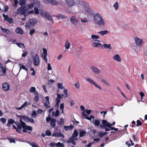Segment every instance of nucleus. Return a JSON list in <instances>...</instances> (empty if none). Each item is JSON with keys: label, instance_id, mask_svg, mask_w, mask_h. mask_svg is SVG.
<instances>
[{"label": "nucleus", "instance_id": "1", "mask_svg": "<svg viewBox=\"0 0 147 147\" xmlns=\"http://www.w3.org/2000/svg\"><path fill=\"white\" fill-rule=\"evenodd\" d=\"M95 23L100 26L103 27L105 24V21L101 16L98 13L94 14L93 16Z\"/></svg>", "mask_w": 147, "mask_h": 147}, {"label": "nucleus", "instance_id": "2", "mask_svg": "<svg viewBox=\"0 0 147 147\" xmlns=\"http://www.w3.org/2000/svg\"><path fill=\"white\" fill-rule=\"evenodd\" d=\"M38 22L37 20L34 19H29L25 25V26L27 29H30L31 28Z\"/></svg>", "mask_w": 147, "mask_h": 147}, {"label": "nucleus", "instance_id": "3", "mask_svg": "<svg viewBox=\"0 0 147 147\" xmlns=\"http://www.w3.org/2000/svg\"><path fill=\"white\" fill-rule=\"evenodd\" d=\"M40 13L42 17L46 18L47 20L50 21L52 20V17L50 15L49 13L46 11H42Z\"/></svg>", "mask_w": 147, "mask_h": 147}, {"label": "nucleus", "instance_id": "4", "mask_svg": "<svg viewBox=\"0 0 147 147\" xmlns=\"http://www.w3.org/2000/svg\"><path fill=\"white\" fill-rule=\"evenodd\" d=\"M27 10L26 6H23L18 9L17 11L18 13L25 15L26 14Z\"/></svg>", "mask_w": 147, "mask_h": 147}, {"label": "nucleus", "instance_id": "5", "mask_svg": "<svg viewBox=\"0 0 147 147\" xmlns=\"http://www.w3.org/2000/svg\"><path fill=\"white\" fill-rule=\"evenodd\" d=\"M86 80L90 83V84H93L96 87H97L99 90H102L101 87L100 86H98V84H97L92 79H91L89 78H86Z\"/></svg>", "mask_w": 147, "mask_h": 147}, {"label": "nucleus", "instance_id": "6", "mask_svg": "<svg viewBox=\"0 0 147 147\" xmlns=\"http://www.w3.org/2000/svg\"><path fill=\"white\" fill-rule=\"evenodd\" d=\"M34 65L38 66L40 63V61L39 57L38 55L36 54L33 59Z\"/></svg>", "mask_w": 147, "mask_h": 147}, {"label": "nucleus", "instance_id": "7", "mask_svg": "<svg viewBox=\"0 0 147 147\" xmlns=\"http://www.w3.org/2000/svg\"><path fill=\"white\" fill-rule=\"evenodd\" d=\"M93 40L94 41H97L98 42H93L92 45V47H94L102 48V44L99 42H100L99 40H95L94 39Z\"/></svg>", "mask_w": 147, "mask_h": 147}, {"label": "nucleus", "instance_id": "8", "mask_svg": "<svg viewBox=\"0 0 147 147\" xmlns=\"http://www.w3.org/2000/svg\"><path fill=\"white\" fill-rule=\"evenodd\" d=\"M135 43L137 46H141L142 45L143 41L142 39L139 38L137 37L135 38Z\"/></svg>", "mask_w": 147, "mask_h": 147}, {"label": "nucleus", "instance_id": "9", "mask_svg": "<svg viewBox=\"0 0 147 147\" xmlns=\"http://www.w3.org/2000/svg\"><path fill=\"white\" fill-rule=\"evenodd\" d=\"M7 70L4 66H2V64L0 63V75L3 76L6 73Z\"/></svg>", "mask_w": 147, "mask_h": 147}, {"label": "nucleus", "instance_id": "10", "mask_svg": "<svg viewBox=\"0 0 147 147\" xmlns=\"http://www.w3.org/2000/svg\"><path fill=\"white\" fill-rule=\"evenodd\" d=\"M70 21L72 24L76 25L78 22V20L76 18L75 16L71 17L70 19Z\"/></svg>", "mask_w": 147, "mask_h": 147}, {"label": "nucleus", "instance_id": "11", "mask_svg": "<svg viewBox=\"0 0 147 147\" xmlns=\"http://www.w3.org/2000/svg\"><path fill=\"white\" fill-rule=\"evenodd\" d=\"M3 16L4 17V20L7 21L10 24L11 23L13 22V20L11 18H10L7 15H5L4 14H3Z\"/></svg>", "mask_w": 147, "mask_h": 147}, {"label": "nucleus", "instance_id": "12", "mask_svg": "<svg viewBox=\"0 0 147 147\" xmlns=\"http://www.w3.org/2000/svg\"><path fill=\"white\" fill-rule=\"evenodd\" d=\"M22 128H23V131L24 132H27V130L30 131H32V127L30 126L26 125V124L22 127Z\"/></svg>", "mask_w": 147, "mask_h": 147}, {"label": "nucleus", "instance_id": "13", "mask_svg": "<svg viewBox=\"0 0 147 147\" xmlns=\"http://www.w3.org/2000/svg\"><path fill=\"white\" fill-rule=\"evenodd\" d=\"M91 69L93 71L94 73L96 74H98L100 73V71L99 69L95 67L92 66L90 67Z\"/></svg>", "mask_w": 147, "mask_h": 147}, {"label": "nucleus", "instance_id": "14", "mask_svg": "<svg viewBox=\"0 0 147 147\" xmlns=\"http://www.w3.org/2000/svg\"><path fill=\"white\" fill-rule=\"evenodd\" d=\"M102 126L101 125V127L102 128L105 127H109V123L107 122L106 120H103L102 121Z\"/></svg>", "mask_w": 147, "mask_h": 147}, {"label": "nucleus", "instance_id": "15", "mask_svg": "<svg viewBox=\"0 0 147 147\" xmlns=\"http://www.w3.org/2000/svg\"><path fill=\"white\" fill-rule=\"evenodd\" d=\"M43 53L42 55V57H43V59L47 63V50L45 48H43L42 49Z\"/></svg>", "mask_w": 147, "mask_h": 147}, {"label": "nucleus", "instance_id": "16", "mask_svg": "<svg viewBox=\"0 0 147 147\" xmlns=\"http://www.w3.org/2000/svg\"><path fill=\"white\" fill-rule=\"evenodd\" d=\"M53 137H62L64 138L65 136L64 135L61 133L57 132L53 133L52 135Z\"/></svg>", "mask_w": 147, "mask_h": 147}, {"label": "nucleus", "instance_id": "17", "mask_svg": "<svg viewBox=\"0 0 147 147\" xmlns=\"http://www.w3.org/2000/svg\"><path fill=\"white\" fill-rule=\"evenodd\" d=\"M45 98L46 99L47 102H45L44 103V106L47 109L50 108L51 107V106H49L47 104V103H48L49 104V97L48 96H47L45 97Z\"/></svg>", "mask_w": 147, "mask_h": 147}, {"label": "nucleus", "instance_id": "18", "mask_svg": "<svg viewBox=\"0 0 147 147\" xmlns=\"http://www.w3.org/2000/svg\"><path fill=\"white\" fill-rule=\"evenodd\" d=\"M9 85L7 83H5L3 84V89L5 91L9 90Z\"/></svg>", "mask_w": 147, "mask_h": 147}, {"label": "nucleus", "instance_id": "19", "mask_svg": "<svg viewBox=\"0 0 147 147\" xmlns=\"http://www.w3.org/2000/svg\"><path fill=\"white\" fill-rule=\"evenodd\" d=\"M66 4L69 6L73 5L74 2V0H65Z\"/></svg>", "mask_w": 147, "mask_h": 147}, {"label": "nucleus", "instance_id": "20", "mask_svg": "<svg viewBox=\"0 0 147 147\" xmlns=\"http://www.w3.org/2000/svg\"><path fill=\"white\" fill-rule=\"evenodd\" d=\"M74 138L72 136L71 137L69 140L67 141V142L68 143H71L74 145H76V142L74 140Z\"/></svg>", "mask_w": 147, "mask_h": 147}, {"label": "nucleus", "instance_id": "21", "mask_svg": "<svg viewBox=\"0 0 147 147\" xmlns=\"http://www.w3.org/2000/svg\"><path fill=\"white\" fill-rule=\"evenodd\" d=\"M113 58L118 62H120L121 61V59L120 56L118 54H116L114 55L113 57Z\"/></svg>", "mask_w": 147, "mask_h": 147}, {"label": "nucleus", "instance_id": "22", "mask_svg": "<svg viewBox=\"0 0 147 147\" xmlns=\"http://www.w3.org/2000/svg\"><path fill=\"white\" fill-rule=\"evenodd\" d=\"M56 120L54 119H52L50 122V125L52 127H54L56 126Z\"/></svg>", "mask_w": 147, "mask_h": 147}, {"label": "nucleus", "instance_id": "23", "mask_svg": "<svg viewBox=\"0 0 147 147\" xmlns=\"http://www.w3.org/2000/svg\"><path fill=\"white\" fill-rule=\"evenodd\" d=\"M32 147H39L37 144L35 142L28 141L27 142Z\"/></svg>", "mask_w": 147, "mask_h": 147}, {"label": "nucleus", "instance_id": "24", "mask_svg": "<svg viewBox=\"0 0 147 147\" xmlns=\"http://www.w3.org/2000/svg\"><path fill=\"white\" fill-rule=\"evenodd\" d=\"M15 123V121L13 119H9L7 123V126L8 127L10 126L11 124H13Z\"/></svg>", "mask_w": 147, "mask_h": 147}, {"label": "nucleus", "instance_id": "25", "mask_svg": "<svg viewBox=\"0 0 147 147\" xmlns=\"http://www.w3.org/2000/svg\"><path fill=\"white\" fill-rule=\"evenodd\" d=\"M86 134V131L83 130V129H81L80 130L79 132V135L80 137H82L85 136Z\"/></svg>", "mask_w": 147, "mask_h": 147}, {"label": "nucleus", "instance_id": "26", "mask_svg": "<svg viewBox=\"0 0 147 147\" xmlns=\"http://www.w3.org/2000/svg\"><path fill=\"white\" fill-rule=\"evenodd\" d=\"M26 6L27 10H28L32 9L34 7V3H31L28 5H27Z\"/></svg>", "mask_w": 147, "mask_h": 147}, {"label": "nucleus", "instance_id": "27", "mask_svg": "<svg viewBox=\"0 0 147 147\" xmlns=\"http://www.w3.org/2000/svg\"><path fill=\"white\" fill-rule=\"evenodd\" d=\"M19 117L22 118L26 122H28L29 119V117L26 115H19Z\"/></svg>", "mask_w": 147, "mask_h": 147}, {"label": "nucleus", "instance_id": "28", "mask_svg": "<svg viewBox=\"0 0 147 147\" xmlns=\"http://www.w3.org/2000/svg\"><path fill=\"white\" fill-rule=\"evenodd\" d=\"M16 33L18 34H22L23 33V31L22 29L18 27L15 30Z\"/></svg>", "mask_w": 147, "mask_h": 147}, {"label": "nucleus", "instance_id": "29", "mask_svg": "<svg viewBox=\"0 0 147 147\" xmlns=\"http://www.w3.org/2000/svg\"><path fill=\"white\" fill-rule=\"evenodd\" d=\"M1 29L2 31L4 33H6L7 34H9L10 31L8 29L5 28H3L1 26Z\"/></svg>", "mask_w": 147, "mask_h": 147}, {"label": "nucleus", "instance_id": "30", "mask_svg": "<svg viewBox=\"0 0 147 147\" xmlns=\"http://www.w3.org/2000/svg\"><path fill=\"white\" fill-rule=\"evenodd\" d=\"M70 42L67 40L65 43V47L67 49H68L70 48Z\"/></svg>", "mask_w": 147, "mask_h": 147}, {"label": "nucleus", "instance_id": "31", "mask_svg": "<svg viewBox=\"0 0 147 147\" xmlns=\"http://www.w3.org/2000/svg\"><path fill=\"white\" fill-rule=\"evenodd\" d=\"M56 103L55 106V107L56 109L58 108L59 107V103L60 101V100L58 98L55 99Z\"/></svg>", "mask_w": 147, "mask_h": 147}, {"label": "nucleus", "instance_id": "32", "mask_svg": "<svg viewBox=\"0 0 147 147\" xmlns=\"http://www.w3.org/2000/svg\"><path fill=\"white\" fill-rule=\"evenodd\" d=\"M59 112L58 110L57 109L56 111V112L55 113L54 112H53L52 113V116H53L54 115L55 117H56L59 116Z\"/></svg>", "mask_w": 147, "mask_h": 147}, {"label": "nucleus", "instance_id": "33", "mask_svg": "<svg viewBox=\"0 0 147 147\" xmlns=\"http://www.w3.org/2000/svg\"><path fill=\"white\" fill-rule=\"evenodd\" d=\"M14 123L17 126L18 128L20 130L22 128V126L20 122L15 121V123Z\"/></svg>", "mask_w": 147, "mask_h": 147}, {"label": "nucleus", "instance_id": "34", "mask_svg": "<svg viewBox=\"0 0 147 147\" xmlns=\"http://www.w3.org/2000/svg\"><path fill=\"white\" fill-rule=\"evenodd\" d=\"M104 47L105 48H107L109 49H112V48L111 47V45L110 44H104L102 45V47Z\"/></svg>", "mask_w": 147, "mask_h": 147}, {"label": "nucleus", "instance_id": "35", "mask_svg": "<svg viewBox=\"0 0 147 147\" xmlns=\"http://www.w3.org/2000/svg\"><path fill=\"white\" fill-rule=\"evenodd\" d=\"M108 33V31L107 30H105L104 31H102L99 32H98V33L100 34L102 36H103Z\"/></svg>", "mask_w": 147, "mask_h": 147}, {"label": "nucleus", "instance_id": "36", "mask_svg": "<svg viewBox=\"0 0 147 147\" xmlns=\"http://www.w3.org/2000/svg\"><path fill=\"white\" fill-rule=\"evenodd\" d=\"M57 147H64V145L63 143H62L60 142H58L56 143Z\"/></svg>", "mask_w": 147, "mask_h": 147}, {"label": "nucleus", "instance_id": "37", "mask_svg": "<svg viewBox=\"0 0 147 147\" xmlns=\"http://www.w3.org/2000/svg\"><path fill=\"white\" fill-rule=\"evenodd\" d=\"M57 17L58 19H59L60 18H67V17L66 16H65L61 14H59L57 15Z\"/></svg>", "mask_w": 147, "mask_h": 147}, {"label": "nucleus", "instance_id": "38", "mask_svg": "<svg viewBox=\"0 0 147 147\" xmlns=\"http://www.w3.org/2000/svg\"><path fill=\"white\" fill-rule=\"evenodd\" d=\"M101 81L102 82L104 83V84L106 85H107V86H110V84H109L108 82L105 80L102 79L101 80Z\"/></svg>", "mask_w": 147, "mask_h": 147}, {"label": "nucleus", "instance_id": "39", "mask_svg": "<svg viewBox=\"0 0 147 147\" xmlns=\"http://www.w3.org/2000/svg\"><path fill=\"white\" fill-rule=\"evenodd\" d=\"M78 136V132L76 129H75L72 134V136L75 138V137H76Z\"/></svg>", "mask_w": 147, "mask_h": 147}, {"label": "nucleus", "instance_id": "40", "mask_svg": "<svg viewBox=\"0 0 147 147\" xmlns=\"http://www.w3.org/2000/svg\"><path fill=\"white\" fill-rule=\"evenodd\" d=\"M16 44L18 45V46L19 47L23 48L24 47V46L23 44H22L21 43H18L17 42L16 43Z\"/></svg>", "mask_w": 147, "mask_h": 147}, {"label": "nucleus", "instance_id": "41", "mask_svg": "<svg viewBox=\"0 0 147 147\" xmlns=\"http://www.w3.org/2000/svg\"><path fill=\"white\" fill-rule=\"evenodd\" d=\"M7 139L9 141L10 143H16L15 139L13 138H10L7 137Z\"/></svg>", "mask_w": 147, "mask_h": 147}, {"label": "nucleus", "instance_id": "42", "mask_svg": "<svg viewBox=\"0 0 147 147\" xmlns=\"http://www.w3.org/2000/svg\"><path fill=\"white\" fill-rule=\"evenodd\" d=\"M26 0H19V4L20 5H22L25 4Z\"/></svg>", "mask_w": 147, "mask_h": 147}, {"label": "nucleus", "instance_id": "43", "mask_svg": "<svg viewBox=\"0 0 147 147\" xmlns=\"http://www.w3.org/2000/svg\"><path fill=\"white\" fill-rule=\"evenodd\" d=\"M57 84L59 88L61 89H63L64 88V87L62 86V83H57Z\"/></svg>", "mask_w": 147, "mask_h": 147}, {"label": "nucleus", "instance_id": "44", "mask_svg": "<svg viewBox=\"0 0 147 147\" xmlns=\"http://www.w3.org/2000/svg\"><path fill=\"white\" fill-rule=\"evenodd\" d=\"M100 123V121L98 119H96L95 120L94 124L96 126H98Z\"/></svg>", "mask_w": 147, "mask_h": 147}, {"label": "nucleus", "instance_id": "45", "mask_svg": "<svg viewBox=\"0 0 147 147\" xmlns=\"http://www.w3.org/2000/svg\"><path fill=\"white\" fill-rule=\"evenodd\" d=\"M13 128V129H15L16 130V131L17 132H18L19 133H21V131L19 130L18 128H17L14 125H12Z\"/></svg>", "mask_w": 147, "mask_h": 147}, {"label": "nucleus", "instance_id": "46", "mask_svg": "<svg viewBox=\"0 0 147 147\" xmlns=\"http://www.w3.org/2000/svg\"><path fill=\"white\" fill-rule=\"evenodd\" d=\"M58 123L59 125H63L64 123V119L63 118H61L60 119V121L59 122H58Z\"/></svg>", "mask_w": 147, "mask_h": 147}, {"label": "nucleus", "instance_id": "47", "mask_svg": "<svg viewBox=\"0 0 147 147\" xmlns=\"http://www.w3.org/2000/svg\"><path fill=\"white\" fill-rule=\"evenodd\" d=\"M64 96V95L63 94H57V98H58L59 99H60V98H63Z\"/></svg>", "mask_w": 147, "mask_h": 147}, {"label": "nucleus", "instance_id": "48", "mask_svg": "<svg viewBox=\"0 0 147 147\" xmlns=\"http://www.w3.org/2000/svg\"><path fill=\"white\" fill-rule=\"evenodd\" d=\"M37 115L36 113L35 110L33 111L32 117L33 118H36Z\"/></svg>", "mask_w": 147, "mask_h": 147}, {"label": "nucleus", "instance_id": "49", "mask_svg": "<svg viewBox=\"0 0 147 147\" xmlns=\"http://www.w3.org/2000/svg\"><path fill=\"white\" fill-rule=\"evenodd\" d=\"M36 88L34 87H31L29 91L30 92H32V93H33L34 92L36 91Z\"/></svg>", "mask_w": 147, "mask_h": 147}, {"label": "nucleus", "instance_id": "50", "mask_svg": "<svg viewBox=\"0 0 147 147\" xmlns=\"http://www.w3.org/2000/svg\"><path fill=\"white\" fill-rule=\"evenodd\" d=\"M45 135L49 136H51V133L50 130H47L46 131Z\"/></svg>", "mask_w": 147, "mask_h": 147}, {"label": "nucleus", "instance_id": "51", "mask_svg": "<svg viewBox=\"0 0 147 147\" xmlns=\"http://www.w3.org/2000/svg\"><path fill=\"white\" fill-rule=\"evenodd\" d=\"M75 87L77 89H79L80 87V85L79 84V81H77L75 84Z\"/></svg>", "mask_w": 147, "mask_h": 147}, {"label": "nucleus", "instance_id": "52", "mask_svg": "<svg viewBox=\"0 0 147 147\" xmlns=\"http://www.w3.org/2000/svg\"><path fill=\"white\" fill-rule=\"evenodd\" d=\"M136 122L137 123V124L136 125L137 127H138L139 126H141L142 125V122L139 120H138Z\"/></svg>", "mask_w": 147, "mask_h": 147}, {"label": "nucleus", "instance_id": "53", "mask_svg": "<svg viewBox=\"0 0 147 147\" xmlns=\"http://www.w3.org/2000/svg\"><path fill=\"white\" fill-rule=\"evenodd\" d=\"M50 3L53 5H55L57 4L58 3L55 0H51Z\"/></svg>", "mask_w": 147, "mask_h": 147}, {"label": "nucleus", "instance_id": "54", "mask_svg": "<svg viewBox=\"0 0 147 147\" xmlns=\"http://www.w3.org/2000/svg\"><path fill=\"white\" fill-rule=\"evenodd\" d=\"M99 37L98 36L95 35H91V38L93 39H98L99 38Z\"/></svg>", "mask_w": 147, "mask_h": 147}, {"label": "nucleus", "instance_id": "55", "mask_svg": "<svg viewBox=\"0 0 147 147\" xmlns=\"http://www.w3.org/2000/svg\"><path fill=\"white\" fill-rule=\"evenodd\" d=\"M19 65L21 66V65L20 64H19ZM22 68L23 69L25 70L26 71H28V69L26 68L24 65H22V67H21L20 69V70Z\"/></svg>", "mask_w": 147, "mask_h": 147}, {"label": "nucleus", "instance_id": "56", "mask_svg": "<svg viewBox=\"0 0 147 147\" xmlns=\"http://www.w3.org/2000/svg\"><path fill=\"white\" fill-rule=\"evenodd\" d=\"M34 12L36 14H39V10L38 8L36 7H35L34 8Z\"/></svg>", "mask_w": 147, "mask_h": 147}, {"label": "nucleus", "instance_id": "57", "mask_svg": "<svg viewBox=\"0 0 147 147\" xmlns=\"http://www.w3.org/2000/svg\"><path fill=\"white\" fill-rule=\"evenodd\" d=\"M86 11L90 15H92V13L89 7L86 9Z\"/></svg>", "mask_w": 147, "mask_h": 147}, {"label": "nucleus", "instance_id": "58", "mask_svg": "<svg viewBox=\"0 0 147 147\" xmlns=\"http://www.w3.org/2000/svg\"><path fill=\"white\" fill-rule=\"evenodd\" d=\"M113 7L115 8V9H118L119 7L118 3L117 2H115L113 5Z\"/></svg>", "mask_w": 147, "mask_h": 147}, {"label": "nucleus", "instance_id": "59", "mask_svg": "<svg viewBox=\"0 0 147 147\" xmlns=\"http://www.w3.org/2000/svg\"><path fill=\"white\" fill-rule=\"evenodd\" d=\"M35 32V29H32L30 30L29 32V34L30 35H32V34Z\"/></svg>", "mask_w": 147, "mask_h": 147}, {"label": "nucleus", "instance_id": "60", "mask_svg": "<svg viewBox=\"0 0 147 147\" xmlns=\"http://www.w3.org/2000/svg\"><path fill=\"white\" fill-rule=\"evenodd\" d=\"M50 146L51 147H55L56 146V143L55 142H51L50 144Z\"/></svg>", "mask_w": 147, "mask_h": 147}, {"label": "nucleus", "instance_id": "61", "mask_svg": "<svg viewBox=\"0 0 147 147\" xmlns=\"http://www.w3.org/2000/svg\"><path fill=\"white\" fill-rule=\"evenodd\" d=\"M39 96H35L34 97V100L36 102H37L39 100Z\"/></svg>", "mask_w": 147, "mask_h": 147}, {"label": "nucleus", "instance_id": "62", "mask_svg": "<svg viewBox=\"0 0 147 147\" xmlns=\"http://www.w3.org/2000/svg\"><path fill=\"white\" fill-rule=\"evenodd\" d=\"M20 123L21 124V125L23 127L24 125H25L26 124V123L24 121H22V119H20Z\"/></svg>", "mask_w": 147, "mask_h": 147}, {"label": "nucleus", "instance_id": "63", "mask_svg": "<svg viewBox=\"0 0 147 147\" xmlns=\"http://www.w3.org/2000/svg\"><path fill=\"white\" fill-rule=\"evenodd\" d=\"M98 136L100 138H102L103 136V134L102 131H101L98 134Z\"/></svg>", "mask_w": 147, "mask_h": 147}, {"label": "nucleus", "instance_id": "64", "mask_svg": "<svg viewBox=\"0 0 147 147\" xmlns=\"http://www.w3.org/2000/svg\"><path fill=\"white\" fill-rule=\"evenodd\" d=\"M52 119L51 117H47L46 118V121L48 123L50 121H51V119Z\"/></svg>", "mask_w": 147, "mask_h": 147}]
</instances>
